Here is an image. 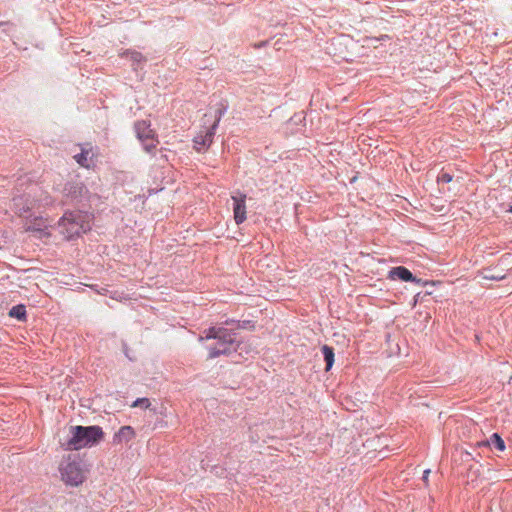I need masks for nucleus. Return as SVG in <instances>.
<instances>
[{
  "label": "nucleus",
  "instance_id": "19",
  "mask_svg": "<svg viewBox=\"0 0 512 512\" xmlns=\"http://www.w3.org/2000/svg\"><path fill=\"white\" fill-rule=\"evenodd\" d=\"M429 474H430V469L425 470V471H424V473H423V481H424L425 483H427V482H428Z\"/></svg>",
  "mask_w": 512,
  "mask_h": 512
},
{
  "label": "nucleus",
  "instance_id": "21",
  "mask_svg": "<svg viewBox=\"0 0 512 512\" xmlns=\"http://www.w3.org/2000/svg\"><path fill=\"white\" fill-rule=\"evenodd\" d=\"M27 230H28V231H29V230H33V231H43V229H42V228H40V227H36V226L28 227V228H27Z\"/></svg>",
  "mask_w": 512,
  "mask_h": 512
},
{
  "label": "nucleus",
  "instance_id": "13",
  "mask_svg": "<svg viewBox=\"0 0 512 512\" xmlns=\"http://www.w3.org/2000/svg\"><path fill=\"white\" fill-rule=\"evenodd\" d=\"M322 353L324 356V360L326 362L325 370L329 371L332 368L333 363H334V350L332 347H330L328 345H324L322 347Z\"/></svg>",
  "mask_w": 512,
  "mask_h": 512
},
{
  "label": "nucleus",
  "instance_id": "18",
  "mask_svg": "<svg viewBox=\"0 0 512 512\" xmlns=\"http://www.w3.org/2000/svg\"><path fill=\"white\" fill-rule=\"evenodd\" d=\"M439 181L441 182H444V183H449L452 181V176L448 173H442L439 178H438Z\"/></svg>",
  "mask_w": 512,
  "mask_h": 512
},
{
  "label": "nucleus",
  "instance_id": "3",
  "mask_svg": "<svg viewBox=\"0 0 512 512\" xmlns=\"http://www.w3.org/2000/svg\"><path fill=\"white\" fill-rule=\"evenodd\" d=\"M205 336H201L200 339H216L217 343L215 346L209 348L210 359L218 357L220 355L229 354L232 351H236L237 347L235 344V334L226 328L211 327L205 332Z\"/></svg>",
  "mask_w": 512,
  "mask_h": 512
},
{
  "label": "nucleus",
  "instance_id": "2",
  "mask_svg": "<svg viewBox=\"0 0 512 512\" xmlns=\"http://www.w3.org/2000/svg\"><path fill=\"white\" fill-rule=\"evenodd\" d=\"M92 214L80 210L66 212L59 220L61 233L69 240L91 229Z\"/></svg>",
  "mask_w": 512,
  "mask_h": 512
},
{
  "label": "nucleus",
  "instance_id": "10",
  "mask_svg": "<svg viewBox=\"0 0 512 512\" xmlns=\"http://www.w3.org/2000/svg\"><path fill=\"white\" fill-rule=\"evenodd\" d=\"M92 148H82L81 153L76 154L74 156V159L76 162L81 165L82 167L89 168L92 164Z\"/></svg>",
  "mask_w": 512,
  "mask_h": 512
},
{
  "label": "nucleus",
  "instance_id": "12",
  "mask_svg": "<svg viewBox=\"0 0 512 512\" xmlns=\"http://www.w3.org/2000/svg\"><path fill=\"white\" fill-rule=\"evenodd\" d=\"M478 446H494L499 451L505 449L504 441L497 433H494L489 440L478 443Z\"/></svg>",
  "mask_w": 512,
  "mask_h": 512
},
{
  "label": "nucleus",
  "instance_id": "9",
  "mask_svg": "<svg viewBox=\"0 0 512 512\" xmlns=\"http://www.w3.org/2000/svg\"><path fill=\"white\" fill-rule=\"evenodd\" d=\"M135 437V431L131 426H122L114 435L115 443L129 442Z\"/></svg>",
  "mask_w": 512,
  "mask_h": 512
},
{
  "label": "nucleus",
  "instance_id": "16",
  "mask_svg": "<svg viewBox=\"0 0 512 512\" xmlns=\"http://www.w3.org/2000/svg\"><path fill=\"white\" fill-rule=\"evenodd\" d=\"M132 406H133V407H138V406H140V407L148 408V407L150 406V401H149V399H147V398H139V399H137V400L133 403V405H132Z\"/></svg>",
  "mask_w": 512,
  "mask_h": 512
},
{
  "label": "nucleus",
  "instance_id": "15",
  "mask_svg": "<svg viewBox=\"0 0 512 512\" xmlns=\"http://www.w3.org/2000/svg\"><path fill=\"white\" fill-rule=\"evenodd\" d=\"M146 142L147 143H144V149L149 153L152 152L158 144V140L155 138H153V140H147Z\"/></svg>",
  "mask_w": 512,
  "mask_h": 512
},
{
  "label": "nucleus",
  "instance_id": "20",
  "mask_svg": "<svg viewBox=\"0 0 512 512\" xmlns=\"http://www.w3.org/2000/svg\"><path fill=\"white\" fill-rule=\"evenodd\" d=\"M486 279H493V280H501L504 278V276H499V277H496V276H485Z\"/></svg>",
  "mask_w": 512,
  "mask_h": 512
},
{
  "label": "nucleus",
  "instance_id": "1",
  "mask_svg": "<svg viewBox=\"0 0 512 512\" xmlns=\"http://www.w3.org/2000/svg\"><path fill=\"white\" fill-rule=\"evenodd\" d=\"M70 439L62 444L65 450H80L98 444L104 437L99 426H73L70 428Z\"/></svg>",
  "mask_w": 512,
  "mask_h": 512
},
{
  "label": "nucleus",
  "instance_id": "17",
  "mask_svg": "<svg viewBox=\"0 0 512 512\" xmlns=\"http://www.w3.org/2000/svg\"><path fill=\"white\" fill-rule=\"evenodd\" d=\"M130 58L135 62H142L144 60L143 55L140 52L137 51H130L127 53Z\"/></svg>",
  "mask_w": 512,
  "mask_h": 512
},
{
  "label": "nucleus",
  "instance_id": "4",
  "mask_svg": "<svg viewBox=\"0 0 512 512\" xmlns=\"http://www.w3.org/2000/svg\"><path fill=\"white\" fill-rule=\"evenodd\" d=\"M62 480L71 486H78L85 480V475L77 462H68L60 469Z\"/></svg>",
  "mask_w": 512,
  "mask_h": 512
},
{
  "label": "nucleus",
  "instance_id": "14",
  "mask_svg": "<svg viewBox=\"0 0 512 512\" xmlns=\"http://www.w3.org/2000/svg\"><path fill=\"white\" fill-rule=\"evenodd\" d=\"M9 316L17 318L18 320H25L26 309L24 305H16L9 311Z\"/></svg>",
  "mask_w": 512,
  "mask_h": 512
},
{
  "label": "nucleus",
  "instance_id": "23",
  "mask_svg": "<svg viewBox=\"0 0 512 512\" xmlns=\"http://www.w3.org/2000/svg\"><path fill=\"white\" fill-rule=\"evenodd\" d=\"M511 211H512V208H511Z\"/></svg>",
  "mask_w": 512,
  "mask_h": 512
},
{
  "label": "nucleus",
  "instance_id": "11",
  "mask_svg": "<svg viewBox=\"0 0 512 512\" xmlns=\"http://www.w3.org/2000/svg\"><path fill=\"white\" fill-rule=\"evenodd\" d=\"M27 199L23 196L16 197L13 199V206L14 210L17 214L20 216H23L25 213H27L29 210H31L34 207V204L30 203V205L27 204Z\"/></svg>",
  "mask_w": 512,
  "mask_h": 512
},
{
  "label": "nucleus",
  "instance_id": "22",
  "mask_svg": "<svg viewBox=\"0 0 512 512\" xmlns=\"http://www.w3.org/2000/svg\"><path fill=\"white\" fill-rule=\"evenodd\" d=\"M75 188H77V189L79 190V193H81V192H82V190H83V186H82V185H78V184H77V185L75 186Z\"/></svg>",
  "mask_w": 512,
  "mask_h": 512
},
{
  "label": "nucleus",
  "instance_id": "6",
  "mask_svg": "<svg viewBox=\"0 0 512 512\" xmlns=\"http://www.w3.org/2000/svg\"><path fill=\"white\" fill-rule=\"evenodd\" d=\"M389 279L396 280L400 279L402 281L408 282H415L417 284H426L427 282H422L421 279H417L413 276V274L404 266H398L394 267L389 271L388 275Z\"/></svg>",
  "mask_w": 512,
  "mask_h": 512
},
{
  "label": "nucleus",
  "instance_id": "8",
  "mask_svg": "<svg viewBox=\"0 0 512 512\" xmlns=\"http://www.w3.org/2000/svg\"><path fill=\"white\" fill-rule=\"evenodd\" d=\"M135 132L137 135V138L141 140L142 142H145L147 140H153L155 138V132L151 128V124L149 121L141 120L137 121L135 123Z\"/></svg>",
  "mask_w": 512,
  "mask_h": 512
},
{
  "label": "nucleus",
  "instance_id": "7",
  "mask_svg": "<svg viewBox=\"0 0 512 512\" xmlns=\"http://www.w3.org/2000/svg\"><path fill=\"white\" fill-rule=\"evenodd\" d=\"M218 122L219 120H216L214 124L205 131L204 134H199L194 138V145L198 151L210 146V144L213 141L215 129L218 125Z\"/></svg>",
  "mask_w": 512,
  "mask_h": 512
},
{
  "label": "nucleus",
  "instance_id": "5",
  "mask_svg": "<svg viewBox=\"0 0 512 512\" xmlns=\"http://www.w3.org/2000/svg\"><path fill=\"white\" fill-rule=\"evenodd\" d=\"M233 201V217L237 225L242 224L247 219L246 194L237 191L231 196Z\"/></svg>",
  "mask_w": 512,
  "mask_h": 512
}]
</instances>
